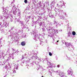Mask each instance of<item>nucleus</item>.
<instances>
[{
  "instance_id": "obj_15",
  "label": "nucleus",
  "mask_w": 77,
  "mask_h": 77,
  "mask_svg": "<svg viewBox=\"0 0 77 77\" xmlns=\"http://www.w3.org/2000/svg\"><path fill=\"white\" fill-rule=\"evenodd\" d=\"M29 17H30V16H29Z\"/></svg>"
},
{
  "instance_id": "obj_11",
  "label": "nucleus",
  "mask_w": 77,
  "mask_h": 77,
  "mask_svg": "<svg viewBox=\"0 0 77 77\" xmlns=\"http://www.w3.org/2000/svg\"><path fill=\"white\" fill-rule=\"evenodd\" d=\"M42 30H44V28H42Z\"/></svg>"
},
{
  "instance_id": "obj_8",
  "label": "nucleus",
  "mask_w": 77,
  "mask_h": 77,
  "mask_svg": "<svg viewBox=\"0 0 77 77\" xmlns=\"http://www.w3.org/2000/svg\"><path fill=\"white\" fill-rule=\"evenodd\" d=\"M60 6L61 7H62V5H60Z\"/></svg>"
},
{
  "instance_id": "obj_6",
  "label": "nucleus",
  "mask_w": 77,
  "mask_h": 77,
  "mask_svg": "<svg viewBox=\"0 0 77 77\" xmlns=\"http://www.w3.org/2000/svg\"><path fill=\"white\" fill-rule=\"evenodd\" d=\"M24 2L25 3H27V0H25Z\"/></svg>"
},
{
  "instance_id": "obj_7",
  "label": "nucleus",
  "mask_w": 77,
  "mask_h": 77,
  "mask_svg": "<svg viewBox=\"0 0 77 77\" xmlns=\"http://www.w3.org/2000/svg\"><path fill=\"white\" fill-rule=\"evenodd\" d=\"M57 67L58 68H59L60 67V65H57Z\"/></svg>"
},
{
  "instance_id": "obj_12",
  "label": "nucleus",
  "mask_w": 77,
  "mask_h": 77,
  "mask_svg": "<svg viewBox=\"0 0 77 77\" xmlns=\"http://www.w3.org/2000/svg\"><path fill=\"white\" fill-rule=\"evenodd\" d=\"M14 6H15V5H14V6H13V7H14Z\"/></svg>"
},
{
  "instance_id": "obj_2",
  "label": "nucleus",
  "mask_w": 77,
  "mask_h": 77,
  "mask_svg": "<svg viewBox=\"0 0 77 77\" xmlns=\"http://www.w3.org/2000/svg\"><path fill=\"white\" fill-rule=\"evenodd\" d=\"M21 45L22 46H25L26 45V42H21Z\"/></svg>"
},
{
  "instance_id": "obj_9",
  "label": "nucleus",
  "mask_w": 77,
  "mask_h": 77,
  "mask_svg": "<svg viewBox=\"0 0 77 77\" xmlns=\"http://www.w3.org/2000/svg\"><path fill=\"white\" fill-rule=\"evenodd\" d=\"M69 62H70V60L69 59Z\"/></svg>"
},
{
  "instance_id": "obj_1",
  "label": "nucleus",
  "mask_w": 77,
  "mask_h": 77,
  "mask_svg": "<svg viewBox=\"0 0 77 77\" xmlns=\"http://www.w3.org/2000/svg\"><path fill=\"white\" fill-rule=\"evenodd\" d=\"M59 75L60 77H64V76H65L63 72H60Z\"/></svg>"
},
{
  "instance_id": "obj_13",
  "label": "nucleus",
  "mask_w": 77,
  "mask_h": 77,
  "mask_svg": "<svg viewBox=\"0 0 77 77\" xmlns=\"http://www.w3.org/2000/svg\"><path fill=\"white\" fill-rule=\"evenodd\" d=\"M23 58H22V60H23Z\"/></svg>"
},
{
  "instance_id": "obj_5",
  "label": "nucleus",
  "mask_w": 77,
  "mask_h": 77,
  "mask_svg": "<svg viewBox=\"0 0 77 77\" xmlns=\"http://www.w3.org/2000/svg\"><path fill=\"white\" fill-rule=\"evenodd\" d=\"M49 56H52V54L51 52H49Z\"/></svg>"
},
{
  "instance_id": "obj_3",
  "label": "nucleus",
  "mask_w": 77,
  "mask_h": 77,
  "mask_svg": "<svg viewBox=\"0 0 77 77\" xmlns=\"http://www.w3.org/2000/svg\"><path fill=\"white\" fill-rule=\"evenodd\" d=\"M73 72H72V70L71 71H70L69 72V73H68V75H69L70 74V75H72L73 74Z\"/></svg>"
},
{
  "instance_id": "obj_4",
  "label": "nucleus",
  "mask_w": 77,
  "mask_h": 77,
  "mask_svg": "<svg viewBox=\"0 0 77 77\" xmlns=\"http://www.w3.org/2000/svg\"><path fill=\"white\" fill-rule=\"evenodd\" d=\"M72 34L73 35H75V31H73L72 32Z\"/></svg>"
},
{
  "instance_id": "obj_10",
  "label": "nucleus",
  "mask_w": 77,
  "mask_h": 77,
  "mask_svg": "<svg viewBox=\"0 0 77 77\" xmlns=\"http://www.w3.org/2000/svg\"><path fill=\"white\" fill-rule=\"evenodd\" d=\"M59 42V40H58V41H57V42Z\"/></svg>"
},
{
  "instance_id": "obj_14",
  "label": "nucleus",
  "mask_w": 77,
  "mask_h": 77,
  "mask_svg": "<svg viewBox=\"0 0 77 77\" xmlns=\"http://www.w3.org/2000/svg\"><path fill=\"white\" fill-rule=\"evenodd\" d=\"M57 5H58V4H57Z\"/></svg>"
}]
</instances>
